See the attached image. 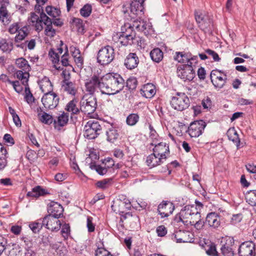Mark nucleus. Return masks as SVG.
<instances>
[{
    "label": "nucleus",
    "instance_id": "nucleus-62",
    "mask_svg": "<svg viewBox=\"0 0 256 256\" xmlns=\"http://www.w3.org/2000/svg\"><path fill=\"white\" fill-rule=\"evenodd\" d=\"M20 28L18 22H14L10 26L8 32L11 34H16Z\"/></svg>",
    "mask_w": 256,
    "mask_h": 256
},
{
    "label": "nucleus",
    "instance_id": "nucleus-41",
    "mask_svg": "<svg viewBox=\"0 0 256 256\" xmlns=\"http://www.w3.org/2000/svg\"><path fill=\"white\" fill-rule=\"evenodd\" d=\"M100 243V242L96 243L98 248L95 250L96 256H113L110 252L102 247L103 244Z\"/></svg>",
    "mask_w": 256,
    "mask_h": 256
},
{
    "label": "nucleus",
    "instance_id": "nucleus-43",
    "mask_svg": "<svg viewBox=\"0 0 256 256\" xmlns=\"http://www.w3.org/2000/svg\"><path fill=\"white\" fill-rule=\"evenodd\" d=\"M72 23L74 28L75 27L78 33L81 34L84 33V25L82 20L80 18H74L72 20Z\"/></svg>",
    "mask_w": 256,
    "mask_h": 256
},
{
    "label": "nucleus",
    "instance_id": "nucleus-55",
    "mask_svg": "<svg viewBox=\"0 0 256 256\" xmlns=\"http://www.w3.org/2000/svg\"><path fill=\"white\" fill-rule=\"evenodd\" d=\"M40 120L42 123L47 124H50L54 121L52 116L45 112L40 116Z\"/></svg>",
    "mask_w": 256,
    "mask_h": 256
},
{
    "label": "nucleus",
    "instance_id": "nucleus-18",
    "mask_svg": "<svg viewBox=\"0 0 256 256\" xmlns=\"http://www.w3.org/2000/svg\"><path fill=\"white\" fill-rule=\"evenodd\" d=\"M152 146H154L153 148V152L157 156L166 160L167 156L170 154L169 146L166 142H159L158 144L152 142Z\"/></svg>",
    "mask_w": 256,
    "mask_h": 256
},
{
    "label": "nucleus",
    "instance_id": "nucleus-47",
    "mask_svg": "<svg viewBox=\"0 0 256 256\" xmlns=\"http://www.w3.org/2000/svg\"><path fill=\"white\" fill-rule=\"evenodd\" d=\"M0 48L4 52H10L13 49V44L6 39H2L0 40Z\"/></svg>",
    "mask_w": 256,
    "mask_h": 256
},
{
    "label": "nucleus",
    "instance_id": "nucleus-40",
    "mask_svg": "<svg viewBox=\"0 0 256 256\" xmlns=\"http://www.w3.org/2000/svg\"><path fill=\"white\" fill-rule=\"evenodd\" d=\"M246 199L250 205L254 206L256 212V190L249 192L246 196Z\"/></svg>",
    "mask_w": 256,
    "mask_h": 256
},
{
    "label": "nucleus",
    "instance_id": "nucleus-63",
    "mask_svg": "<svg viewBox=\"0 0 256 256\" xmlns=\"http://www.w3.org/2000/svg\"><path fill=\"white\" fill-rule=\"evenodd\" d=\"M7 240L4 236L0 235V255L5 250L7 246Z\"/></svg>",
    "mask_w": 256,
    "mask_h": 256
},
{
    "label": "nucleus",
    "instance_id": "nucleus-5",
    "mask_svg": "<svg viewBox=\"0 0 256 256\" xmlns=\"http://www.w3.org/2000/svg\"><path fill=\"white\" fill-rule=\"evenodd\" d=\"M196 64H184L177 68V76L184 81L192 80L195 76L194 68Z\"/></svg>",
    "mask_w": 256,
    "mask_h": 256
},
{
    "label": "nucleus",
    "instance_id": "nucleus-13",
    "mask_svg": "<svg viewBox=\"0 0 256 256\" xmlns=\"http://www.w3.org/2000/svg\"><path fill=\"white\" fill-rule=\"evenodd\" d=\"M205 224L214 230H218L220 227V216L219 214L216 212H210L207 214Z\"/></svg>",
    "mask_w": 256,
    "mask_h": 256
},
{
    "label": "nucleus",
    "instance_id": "nucleus-28",
    "mask_svg": "<svg viewBox=\"0 0 256 256\" xmlns=\"http://www.w3.org/2000/svg\"><path fill=\"white\" fill-rule=\"evenodd\" d=\"M156 87L150 83H148L144 84L141 89V94L142 96L147 98H152L156 94Z\"/></svg>",
    "mask_w": 256,
    "mask_h": 256
},
{
    "label": "nucleus",
    "instance_id": "nucleus-56",
    "mask_svg": "<svg viewBox=\"0 0 256 256\" xmlns=\"http://www.w3.org/2000/svg\"><path fill=\"white\" fill-rule=\"evenodd\" d=\"M20 240L24 242L22 245L25 250L32 249L33 247V242L32 240L27 236H22L20 238Z\"/></svg>",
    "mask_w": 256,
    "mask_h": 256
},
{
    "label": "nucleus",
    "instance_id": "nucleus-9",
    "mask_svg": "<svg viewBox=\"0 0 256 256\" xmlns=\"http://www.w3.org/2000/svg\"><path fill=\"white\" fill-rule=\"evenodd\" d=\"M60 98L57 94L52 92L44 94L41 101L46 110L55 108L59 103Z\"/></svg>",
    "mask_w": 256,
    "mask_h": 256
},
{
    "label": "nucleus",
    "instance_id": "nucleus-50",
    "mask_svg": "<svg viewBox=\"0 0 256 256\" xmlns=\"http://www.w3.org/2000/svg\"><path fill=\"white\" fill-rule=\"evenodd\" d=\"M112 178H106L96 182V186L98 188L105 190L108 188L111 184Z\"/></svg>",
    "mask_w": 256,
    "mask_h": 256
},
{
    "label": "nucleus",
    "instance_id": "nucleus-21",
    "mask_svg": "<svg viewBox=\"0 0 256 256\" xmlns=\"http://www.w3.org/2000/svg\"><path fill=\"white\" fill-rule=\"evenodd\" d=\"M133 26L138 30L143 32L145 35L149 34L152 27L150 22L144 20L142 18H136V20H134Z\"/></svg>",
    "mask_w": 256,
    "mask_h": 256
},
{
    "label": "nucleus",
    "instance_id": "nucleus-26",
    "mask_svg": "<svg viewBox=\"0 0 256 256\" xmlns=\"http://www.w3.org/2000/svg\"><path fill=\"white\" fill-rule=\"evenodd\" d=\"M48 194H50V192L46 189L38 186L32 188L31 191L28 192L26 194V196L38 198Z\"/></svg>",
    "mask_w": 256,
    "mask_h": 256
},
{
    "label": "nucleus",
    "instance_id": "nucleus-22",
    "mask_svg": "<svg viewBox=\"0 0 256 256\" xmlns=\"http://www.w3.org/2000/svg\"><path fill=\"white\" fill-rule=\"evenodd\" d=\"M139 62L137 54L136 53L130 52L126 56L124 65L127 69L132 70L138 66Z\"/></svg>",
    "mask_w": 256,
    "mask_h": 256
},
{
    "label": "nucleus",
    "instance_id": "nucleus-17",
    "mask_svg": "<svg viewBox=\"0 0 256 256\" xmlns=\"http://www.w3.org/2000/svg\"><path fill=\"white\" fill-rule=\"evenodd\" d=\"M174 239L176 242H192L194 235L188 230H178L173 234Z\"/></svg>",
    "mask_w": 256,
    "mask_h": 256
},
{
    "label": "nucleus",
    "instance_id": "nucleus-31",
    "mask_svg": "<svg viewBox=\"0 0 256 256\" xmlns=\"http://www.w3.org/2000/svg\"><path fill=\"white\" fill-rule=\"evenodd\" d=\"M62 88L64 92L72 96H74L77 92L75 84L66 78L62 82Z\"/></svg>",
    "mask_w": 256,
    "mask_h": 256
},
{
    "label": "nucleus",
    "instance_id": "nucleus-7",
    "mask_svg": "<svg viewBox=\"0 0 256 256\" xmlns=\"http://www.w3.org/2000/svg\"><path fill=\"white\" fill-rule=\"evenodd\" d=\"M48 17L44 12H42L40 15L32 12L30 18V24L34 28L36 31L39 32L42 30L44 24H45L46 20H48Z\"/></svg>",
    "mask_w": 256,
    "mask_h": 256
},
{
    "label": "nucleus",
    "instance_id": "nucleus-53",
    "mask_svg": "<svg viewBox=\"0 0 256 256\" xmlns=\"http://www.w3.org/2000/svg\"><path fill=\"white\" fill-rule=\"evenodd\" d=\"M200 212L196 208L194 212L191 215V216L186 222V223L190 224V225L193 226L194 223H196V221L200 219Z\"/></svg>",
    "mask_w": 256,
    "mask_h": 256
},
{
    "label": "nucleus",
    "instance_id": "nucleus-48",
    "mask_svg": "<svg viewBox=\"0 0 256 256\" xmlns=\"http://www.w3.org/2000/svg\"><path fill=\"white\" fill-rule=\"evenodd\" d=\"M12 21V16L10 13L6 10L0 14V22L4 26L8 25Z\"/></svg>",
    "mask_w": 256,
    "mask_h": 256
},
{
    "label": "nucleus",
    "instance_id": "nucleus-16",
    "mask_svg": "<svg viewBox=\"0 0 256 256\" xmlns=\"http://www.w3.org/2000/svg\"><path fill=\"white\" fill-rule=\"evenodd\" d=\"M174 60L178 62L185 64H197V56H192L190 53L184 52H176Z\"/></svg>",
    "mask_w": 256,
    "mask_h": 256
},
{
    "label": "nucleus",
    "instance_id": "nucleus-23",
    "mask_svg": "<svg viewBox=\"0 0 256 256\" xmlns=\"http://www.w3.org/2000/svg\"><path fill=\"white\" fill-rule=\"evenodd\" d=\"M118 126L116 124H112L108 126L106 131V140L110 142H114L119 136Z\"/></svg>",
    "mask_w": 256,
    "mask_h": 256
},
{
    "label": "nucleus",
    "instance_id": "nucleus-39",
    "mask_svg": "<svg viewBox=\"0 0 256 256\" xmlns=\"http://www.w3.org/2000/svg\"><path fill=\"white\" fill-rule=\"evenodd\" d=\"M16 64L17 67L22 69L24 71L29 72L30 70V66L28 62L23 58H17L16 61Z\"/></svg>",
    "mask_w": 256,
    "mask_h": 256
},
{
    "label": "nucleus",
    "instance_id": "nucleus-60",
    "mask_svg": "<svg viewBox=\"0 0 256 256\" xmlns=\"http://www.w3.org/2000/svg\"><path fill=\"white\" fill-rule=\"evenodd\" d=\"M0 148L2 152V154L4 155L0 157V170H3L7 164V160H6V156L5 154L6 152V150H4V152H3V147L0 144Z\"/></svg>",
    "mask_w": 256,
    "mask_h": 256
},
{
    "label": "nucleus",
    "instance_id": "nucleus-35",
    "mask_svg": "<svg viewBox=\"0 0 256 256\" xmlns=\"http://www.w3.org/2000/svg\"><path fill=\"white\" fill-rule=\"evenodd\" d=\"M44 25L46 26L45 34L50 38L54 36L56 34V30L52 27V20L50 18L48 17V20H46Z\"/></svg>",
    "mask_w": 256,
    "mask_h": 256
},
{
    "label": "nucleus",
    "instance_id": "nucleus-19",
    "mask_svg": "<svg viewBox=\"0 0 256 256\" xmlns=\"http://www.w3.org/2000/svg\"><path fill=\"white\" fill-rule=\"evenodd\" d=\"M174 210V206L172 202L168 201H163L159 204L158 212L161 218L168 217L172 214Z\"/></svg>",
    "mask_w": 256,
    "mask_h": 256
},
{
    "label": "nucleus",
    "instance_id": "nucleus-61",
    "mask_svg": "<svg viewBox=\"0 0 256 256\" xmlns=\"http://www.w3.org/2000/svg\"><path fill=\"white\" fill-rule=\"evenodd\" d=\"M47 0H36V4L35 6V10L39 15H40L42 12H44L42 6L44 5Z\"/></svg>",
    "mask_w": 256,
    "mask_h": 256
},
{
    "label": "nucleus",
    "instance_id": "nucleus-6",
    "mask_svg": "<svg viewBox=\"0 0 256 256\" xmlns=\"http://www.w3.org/2000/svg\"><path fill=\"white\" fill-rule=\"evenodd\" d=\"M190 100L184 93H177L176 96H173L170 104L174 110L182 111L189 106Z\"/></svg>",
    "mask_w": 256,
    "mask_h": 256
},
{
    "label": "nucleus",
    "instance_id": "nucleus-42",
    "mask_svg": "<svg viewBox=\"0 0 256 256\" xmlns=\"http://www.w3.org/2000/svg\"><path fill=\"white\" fill-rule=\"evenodd\" d=\"M43 226H44L43 219L38 220L29 224V227L34 233L38 232Z\"/></svg>",
    "mask_w": 256,
    "mask_h": 256
},
{
    "label": "nucleus",
    "instance_id": "nucleus-34",
    "mask_svg": "<svg viewBox=\"0 0 256 256\" xmlns=\"http://www.w3.org/2000/svg\"><path fill=\"white\" fill-rule=\"evenodd\" d=\"M28 27L26 26L20 27L18 32H16L14 37V42L16 43L20 42L21 41L24 40L25 38L28 36Z\"/></svg>",
    "mask_w": 256,
    "mask_h": 256
},
{
    "label": "nucleus",
    "instance_id": "nucleus-24",
    "mask_svg": "<svg viewBox=\"0 0 256 256\" xmlns=\"http://www.w3.org/2000/svg\"><path fill=\"white\" fill-rule=\"evenodd\" d=\"M226 242L222 244L220 250L224 256H234V251L232 246L234 244V240L230 236L226 237Z\"/></svg>",
    "mask_w": 256,
    "mask_h": 256
},
{
    "label": "nucleus",
    "instance_id": "nucleus-10",
    "mask_svg": "<svg viewBox=\"0 0 256 256\" xmlns=\"http://www.w3.org/2000/svg\"><path fill=\"white\" fill-rule=\"evenodd\" d=\"M206 126L203 120H196L190 123L186 132L191 138H198L203 133Z\"/></svg>",
    "mask_w": 256,
    "mask_h": 256
},
{
    "label": "nucleus",
    "instance_id": "nucleus-51",
    "mask_svg": "<svg viewBox=\"0 0 256 256\" xmlns=\"http://www.w3.org/2000/svg\"><path fill=\"white\" fill-rule=\"evenodd\" d=\"M120 46H127L128 45H132L134 43V40H132V37L130 36H128V37H125V36L122 33H120Z\"/></svg>",
    "mask_w": 256,
    "mask_h": 256
},
{
    "label": "nucleus",
    "instance_id": "nucleus-20",
    "mask_svg": "<svg viewBox=\"0 0 256 256\" xmlns=\"http://www.w3.org/2000/svg\"><path fill=\"white\" fill-rule=\"evenodd\" d=\"M48 215H51L56 218H60L63 214V207L58 202H51L48 204Z\"/></svg>",
    "mask_w": 256,
    "mask_h": 256
},
{
    "label": "nucleus",
    "instance_id": "nucleus-64",
    "mask_svg": "<svg viewBox=\"0 0 256 256\" xmlns=\"http://www.w3.org/2000/svg\"><path fill=\"white\" fill-rule=\"evenodd\" d=\"M86 226L89 232H92L95 230V224L92 222V217L88 216L86 220Z\"/></svg>",
    "mask_w": 256,
    "mask_h": 256
},
{
    "label": "nucleus",
    "instance_id": "nucleus-57",
    "mask_svg": "<svg viewBox=\"0 0 256 256\" xmlns=\"http://www.w3.org/2000/svg\"><path fill=\"white\" fill-rule=\"evenodd\" d=\"M48 56L52 62L54 64H58L60 62V56L53 48H51L48 52Z\"/></svg>",
    "mask_w": 256,
    "mask_h": 256
},
{
    "label": "nucleus",
    "instance_id": "nucleus-45",
    "mask_svg": "<svg viewBox=\"0 0 256 256\" xmlns=\"http://www.w3.org/2000/svg\"><path fill=\"white\" fill-rule=\"evenodd\" d=\"M16 78L20 80L23 85L26 86L28 84L29 73L28 72H24L22 70H18L16 72Z\"/></svg>",
    "mask_w": 256,
    "mask_h": 256
},
{
    "label": "nucleus",
    "instance_id": "nucleus-49",
    "mask_svg": "<svg viewBox=\"0 0 256 256\" xmlns=\"http://www.w3.org/2000/svg\"><path fill=\"white\" fill-rule=\"evenodd\" d=\"M72 48L74 50V52H72L74 62L78 67L81 68L83 65V59L80 56V50L76 48H72Z\"/></svg>",
    "mask_w": 256,
    "mask_h": 256
},
{
    "label": "nucleus",
    "instance_id": "nucleus-44",
    "mask_svg": "<svg viewBox=\"0 0 256 256\" xmlns=\"http://www.w3.org/2000/svg\"><path fill=\"white\" fill-rule=\"evenodd\" d=\"M140 116L138 114L132 113L128 116L126 124L129 126H135L139 121Z\"/></svg>",
    "mask_w": 256,
    "mask_h": 256
},
{
    "label": "nucleus",
    "instance_id": "nucleus-8",
    "mask_svg": "<svg viewBox=\"0 0 256 256\" xmlns=\"http://www.w3.org/2000/svg\"><path fill=\"white\" fill-rule=\"evenodd\" d=\"M210 80L216 88L220 89L224 87L227 80L226 74L220 70H213L210 73Z\"/></svg>",
    "mask_w": 256,
    "mask_h": 256
},
{
    "label": "nucleus",
    "instance_id": "nucleus-29",
    "mask_svg": "<svg viewBox=\"0 0 256 256\" xmlns=\"http://www.w3.org/2000/svg\"><path fill=\"white\" fill-rule=\"evenodd\" d=\"M39 86L40 89L44 94L53 92V86L48 77L44 76L42 78L39 82Z\"/></svg>",
    "mask_w": 256,
    "mask_h": 256
},
{
    "label": "nucleus",
    "instance_id": "nucleus-32",
    "mask_svg": "<svg viewBox=\"0 0 256 256\" xmlns=\"http://www.w3.org/2000/svg\"><path fill=\"white\" fill-rule=\"evenodd\" d=\"M69 114L62 112L58 117L56 120H54V124L55 128L62 127L66 126L68 121Z\"/></svg>",
    "mask_w": 256,
    "mask_h": 256
},
{
    "label": "nucleus",
    "instance_id": "nucleus-33",
    "mask_svg": "<svg viewBox=\"0 0 256 256\" xmlns=\"http://www.w3.org/2000/svg\"><path fill=\"white\" fill-rule=\"evenodd\" d=\"M78 101L76 98H73L66 105L65 110L72 114H77L80 111V108L77 106Z\"/></svg>",
    "mask_w": 256,
    "mask_h": 256
},
{
    "label": "nucleus",
    "instance_id": "nucleus-54",
    "mask_svg": "<svg viewBox=\"0 0 256 256\" xmlns=\"http://www.w3.org/2000/svg\"><path fill=\"white\" fill-rule=\"evenodd\" d=\"M92 11V6L90 4H86L80 10V14L84 18H87L90 16Z\"/></svg>",
    "mask_w": 256,
    "mask_h": 256
},
{
    "label": "nucleus",
    "instance_id": "nucleus-46",
    "mask_svg": "<svg viewBox=\"0 0 256 256\" xmlns=\"http://www.w3.org/2000/svg\"><path fill=\"white\" fill-rule=\"evenodd\" d=\"M125 37H128V36H130L132 37V40H134L135 38V32L134 31L132 28L129 24H125L124 26L122 28V32Z\"/></svg>",
    "mask_w": 256,
    "mask_h": 256
},
{
    "label": "nucleus",
    "instance_id": "nucleus-4",
    "mask_svg": "<svg viewBox=\"0 0 256 256\" xmlns=\"http://www.w3.org/2000/svg\"><path fill=\"white\" fill-rule=\"evenodd\" d=\"M114 58V48L109 46L100 49L97 55V62L101 65L110 64Z\"/></svg>",
    "mask_w": 256,
    "mask_h": 256
},
{
    "label": "nucleus",
    "instance_id": "nucleus-30",
    "mask_svg": "<svg viewBox=\"0 0 256 256\" xmlns=\"http://www.w3.org/2000/svg\"><path fill=\"white\" fill-rule=\"evenodd\" d=\"M200 246L208 256H218V252L216 250V246L214 243L208 240L206 242H204V243L201 244Z\"/></svg>",
    "mask_w": 256,
    "mask_h": 256
},
{
    "label": "nucleus",
    "instance_id": "nucleus-1",
    "mask_svg": "<svg viewBox=\"0 0 256 256\" xmlns=\"http://www.w3.org/2000/svg\"><path fill=\"white\" fill-rule=\"evenodd\" d=\"M86 90L94 94L98 90L102 94L114 95L122 91L124 86V78L118 74L108 73L104 75L94 74L85 82Z\"/></svg>",
    "mask_w": 256,
    "mask_h": 256
},
{
    "label": "nucleus",
    "instance_id": "nucleus-14",
    "mask_svg": "<svg viewBox=\"0 0 256 256\" xmlns=\"http://www.w3.org/2000/svg\"><path fill=\"white\" fill-rule=\"evenodd\" d=\"M194 16L198 27L202 30L208 28L212 24V20L205 12H194Z\"/></svg>",
    "mask_w": 256,
    "mask_h": 256
},
{
    "label": "nucleus",
    "instance_id": "nucleus-3",
    "mask_svg": "<svg viewBox=\"0 0 256 256\" xmlns=\"http://www.w3.org/2000/svg\"><path fill=\"white\" fill-rule=\"evenodd\" d=\"M88 97L84 96L80 102V111L84 114L90 115L93 114L97 106L96 98L93 95Z\"/></svg>",
    "mask_w": 256,
    "mask_h": 256
},
{
    "label": "nucleus",
    "instance_id": "nucleus-25",
    "mask_svg": "<svg viewBox=\"0 0 256 256\" xmlns=\"http://www.w3.org/2000/svg\"><path fill=\"white\" fill-rule=\"evenodd\" d=\"M196 207L194 205H187L185 206L180 212V220L184 223L186 222L196 211Z\"/></svg>",
    "mask_w": 256,
    "mask_h": 256
},
{
    "label": "nucleus",
    "instance_id": "nucleus-52",
    "mask_svg": "<svg viewBox=\"0 0 256 256\" xmlns=\"http://www.w3.org/2000/svg\"><path fill=\"white\" fill-rule=\"evenodd\" d=\"M90 168L92 170H95L100 175L106 174L108 171L106 168L102 167L100 165H97L92 162L90 163Z\"/></svg>",
    "mask_w": 256,
    "mask_h": 256
},
{
    "label": "nucleus",
    "instance_id": "nucleus-36",
    "mask_svg": "<svg viewBox=\"0 0 256 256\" xmlns=\"http://www.w3.org/2000/svg\"><path fill=\"white\" fill-rule=\"evenodd\" d=\"M150 56L154 62L158 63L163 58V52L159 48H154L150 52Z\"/></svg>",
    "mask_w": 256,
    "mask_h": 256
},
{
    "label": "nucleus",
    "instance_id": "nucleus-11",
    "mask_svg": "<svg viewBox=\"0 0 256 256\" xmlns=\"http://www.w3.org/2000/svg\"><path fill=\"white\" fill-rule=\"evenodd\" d=\"M146 0H134L130 4V16L132 18H142L144 16V3Z\"/></svg>",
    "mask_w": 256,
    "mask_h": 256
},
{
    "label": "nucleus",
    "instance_id": "nucleus-37",
    "mask_svg": "<svg viewBox=\"0 0 256 256\" xmlns=\"http://www.w3.org/2000/svg\"><path fill=\"white\" fill-rule=\"evenodd\" d=\"M228 136L229 140L233 142L238 148L240 147V139L236 131L234 129L229 130L228 132Z\"/></svg>",
    "mask_w": 256,
    "mask_h": 256
},
{
    "label": "nucleus",
    "instance_id": "nucleus-27",
    "mask_svg": "<svg viewBox=\"0 0 256 256\" xmlns=\"http://www.w3.org/2000/svg\"><path fill=\"white\" fill-rule=\"evenodd\" d=\"M164 160L163 158L153 152L147 157L146 162L150 168H152L162 164Z\"/></svg>",
    "mask_w": 256,
    "mask_h": 256
},
{
    "label": "nucleus",
    "instance_id": "nucleus-2",
    "mask_svg": "<svg viewBox=\"0 0 256 256\" xmlns=\"http://www.w3.org/2000/svg\"><path fill=\"white\" fill-rule=\"evenodd\" d=\"M84 136L86 138L94 139L100 134L102 126L98 121L90 120L84 126Z\"/></svg>",
    "mask_w": 256,
    "mask_h": 256
},
{
    "label": "nucleus",
    "instance_id": "nucleus-38",
    "mask_svg": "<svg viewBox=\"0 0 256 256\" xmlns=\"http://www.w3.org/2000/svg\"><path fill=\"white\" fill-rule=\"evenodd\" d=\"M46 12L52 18L59 17L61 14L60 8L51 6H48L46 8Z\"/></svg>",
    "mask_w": 256,
    "mask_h": 256
},
{
    "label": "nucleus",
    "instance_id": "nucleus-15",
    "mask_svg": "<svg viewBox=\"0 0 256 256\" xmlns=\"http://www.w3.org/2000/svg\"><path fill=\"white\" fill-rule=\"evenodd\" d=\"M239 256H256L255 244L248 241L242 243L238 248Z\"/></svg>",
    "mask_w": 256,
    "mask_h": 256
},
{
    "label": "nucleus",
    "instance_id": "nucleus-58",
    "mask_svg": "<svg viewBox=\"0 0 256 256\" xmlns=\"http://www.w3.org/2000/svg\"><path fill=\"white\" fill-rule=\"evenodd\" d=\"M137 84L138 82L136 78H130L126 80V86L129 90H134L136 88Z\"/></svg>",
    "mask_w": 256,
    "mask_h": 256
},
{
    "label": "nucleus",
    "instance_id": "nucleus-59",
    "mask_svg": "<svg viewBox=\"0 0 256 256\" xmlns=\"http://www.w3.org/2000/svg\"><path fill=\"white\" fill-rule=\"evenodd\" d=\"M70 232V226L68 224H64L62 225V230H61V234L62 237L64 240L67 239Z\"/></svg>",
    "mask_w": 256,
    "mask_h": 256
},
{
    "label": "nucleus",
    "instance_id": "nucleus-12",
    "mask_svg": "<svg viewBox=\"0 0 256 256\" xmlns=\"http://www.w3.org/2000/svg\"><path fill=\"white\" fill-rule=\"evenodd\" d=\"M58 218H56L51 215L46 216L43 219L44 226L52 232H58L60 230L61 223Z\"/></svg>",
    "mask_w": 256,
    "mask_h": 256
}]
</instances>
